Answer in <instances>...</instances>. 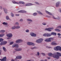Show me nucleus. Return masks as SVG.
<instances>
[{
    "label": "nucleus",
    "instance_id": "1",
    "mask_svg": "<svg viewBox=\"0 0 61 61\" xmlns=\"http://www.w3.org/2000/svg\"><path fill=\"white\" fill-rule=\"evenodd\" d=\"M48 55L49 56L53 57L54 58H57V59L59 58V56H61V53L58 52H57V53L56 55H54V54H53L51 53H50L48 54Z\"/></svg>",
    "mask_w": 61,
    "mask_h": 61
},
{
    "label": "nucleus",
    "instance_id": "2",
    "mask_svg": "<svg viewBox=\"0 0 61 61\" xmlns=\"http://www.w3.org/2000/svg\"><path fill=\"white\" fill-rule=\"evenodd\" d=\"M52 35H54V36H56V33L55 32H52L51 33V34H50L48 33H45L43 34V36H47L48 37V36H51Z\"/></svg>",
    "mask_w": 61,
    "mask_h": 61
},
{
    "label": "nucleus",
    "instance_id": "3",
    "mask_svg": "<svg viewBox=\"0 0 61 61\" xmlns=\"http://www.w3.org/2000/svg\"><path fill=\"white\" fill-rule=\"evenodd\" d=\"M54 49L56 51H58V50H59V51H61V47L59 46H58L56 47H55L54 48Z\"/></svg>",
    "mask_w": 61,
    "mask_h": 61
},
{
    "label": "nucleus",
    "instance_id": "4",
    "mask_svg": "<svg viewBox=\"0 0 61 61\" xmlns=\"http://www.w3.org/2000/svg\"><path fill=\"white\" fill-rule=\"evenodd\" d=\"M53 39L52 38H49L45 40V41L47 42H50L51 41V40H53Z\"/></svg>",
    "mask_w": 61,
    "mask_h": 61
},
{
    "label": "nucleus",
    "instance_id": "5",
    "mask_svg": "<svg viewBox=\"0 0 61 61\" xmlns=\"http://www.w3.org/2000/svg\"><path fill=\"white\" fill-rule=\"evenodd\" d=\"M43 41V39H40L37 40L36 41V42H37L38 43H41Z\"/></svg>",
    "mask_w": 61,
    "mask_h": 61
},
{
    "label": "nucleus",
    "instance_id": "6",
    "mask_svg": "<svg viewBox=\"0 0 61 61\" xmlns=\"http://www.w3.org/2000/svg\"><path fill=\"white\" fill-rule=\"evenodd\" d=\"M54 28L52 27V28H46L45 29V30H47V31H51V30H53V29Z\"/></svg>",
    "mask_w": 61,
    "mask_h": 61
},
{
    "label": "nucleus",
    "instance_id": "7",
    "mask_svg": "<svg viewBox=\"0 0 61 61\" xmlns=\"http://www.w3.org/2000/svg\"><path fill=\"white\" fill-rule=\"evenodd\" d=\"M20 28V26H17L16 27L15 26H13L12 27V29H18L19 28Z\"/></svg>",
    "mask_w": 61,
    "mask_h": 61
},
{
    "label": "nucleus",
    "instance_id": "8",
    "mask_svg": "<svg viewBox=\"0 0 61 61\" xmlns=\"http://www.w3.org/2000/svg\"><path fill=\"white\" fill-rule=\"evenodd\" d=\"M1 61H6V57H4L2 59H0Z\"/></svg>",
    "mask_w": 61,
    "mask_h": 61
},
{
    "label": "nucleus",
    "instance_id": "9",
    "mask_svg": "<svg viewBox=\"0 0 61 61\" xmlns=\"http://www.w3.org/2000/svg\"><path fill=\"white\" fill-rule=\"evenodd\" d=\"M23 41L22 40L19 39L16 41V43H20L21 42H22Z\"/></svg>",
    "mask_w": 61,
    "mask_h": 61
},
{
    "label": "nucleus",
    "instance_id": "10",
    "mask_svg": "<svg viewBox=\"0 0 61 61\" xmlns=\"http://www.w3.org/2000/svg\"><path fill=\"white\" fill-rule=\"evenodd\" d=\"M6 36L8 37H11L13 36L12 34L11 33H9L8 34H7Z\"/></svg>",
    "mask_w": 61,
    "mask_h": 61
},
{
    "label": "nucleus",
    "instance_id": "11",
    "mask_svg": "<svg viewBox=\"0 0 61 61\" xmlns=\"http://www.w3.org/2000/svg\"><path fill=\"white\" fill-rule=\"evenodd\" d=\"M16 47V48H18V47H19V46H18V44H17L15 45H13L12 46V47Z\"/></svg>",
    "mask_w": 61,
    "mask_h": 61
},
{
    "label": "nucleus",
    "instance_id": "12",
    "mask_svg": "<svg viewBox=\"0 0 61 61\" xmlns=\"http://www.w3.org/2000/svg\"><path fill=\"white\" fill-rule=\"evenodd\" d=\"M26 11L23 10H20V11H19L18 12V13H26Z\"/></svg>",
    "mask_w": 61,
    "mask_h": 61
},
{
    "label": "nucleus",
    "instance_id": "13",
    "mask_svg": "<svg viewBox=\"0 0 61 61\" xmlns=\"http://www.w3.org/2000/svg\"><path fill=\"white\" fill-rule=\"evenodd\" d=\"M31 35L32 36L35 37L36 36V34L34 33L33 32H31Z\"/></svg>",
    "mask_w": 61,
    "mask_h": 61
},
{
    "label": "nucleus",
    "instance_id": "14",
    "mask_svg": "<svg viewBox=\"0 0 61 61\" xmlns=\"http://www.w3.org/2000/svg\"><path fill=\"white\" fill-rule=\"evenodd\" d=\"M16 58H17V59H21L22 58V56H16Z\"/></svg>",
    "mask_w": 61,
    "mask_h": 61
},
{
    "label": "nucleus",
    "instance_id": "15",
    "mask_svg": "<svg viewBox=\"0 0 61 61\" xmlns=\"http://www.w3.org/2000/svg\"><path fill=\"white\" fill-rule=\"evenodd\" d=\"M60 4V2H57L56 4V7H58L59 5V4Z\"/></svg>",
    "mask_w": 61,
    "mask_h": 61
},
{
    "label": "nucleus",
    "instance_id": "16",
    "mask_svg": "<svg viewBox=\"0 0 61 61\" xmlns=\"http://www.w3.org/2000/svg\"><path fill=\"white\" fill-rule=\"evenodd\" d=\"M3 9L4 10V11L5 13L6 14H7V10H6V9H5V8H3Z\"/></svg>",
    "mask_w": 61,
    "mask_h": 61
},
{
    "label": "nucleus",
    "instance_id": "17",
    "mask_svg": "<svg viewBox=\"0 0 61 61\" xmlns=\"http://www.w3.org/2000/svg\"><path fill=\"white\" fill-rule=\"evenodd\" d=\"M15 50H16V51H21L22 50V49L20 48L18 49H15Z\"/></svg>",
    "mask_w": 61,
    "mask_h": 61
},
{
    "label": "nucleus",
    "instance_id": "18",
    "mask_svg": "<svg viewBox=\"0 0 61 61\" xmlns=\"http://www.w3.org/2000/svg\"><path fill=\"white\" fill-rule=\"evenodd\" d=\"M51 44L52 45H57V44H56V43L55 42H53L51 43Z\"/></svg>",
    "mask_w": 61,
    "mask_h": 61
},
{
    "label": "nucleus",
    "instance_id": "19",
    "mask_svg": "<svg viewBox=\"0 0 61 61\" xmlns=\"http://www.w3.org/2000/svg\"><path fill=\"white\" fill-rule=\"evenodd\" d=\"M46 13H47V14H48L49 15H52V14L50 12H49L48 11L46 10Z\"/></svg>",
    "mask_w": 61,
    "mask_h": 61
},
{
    "label": "nucleus",
    "instance_id": "20",
    "mask_svg": "<svg viewBox=\"0 0 61 61\" xmlns=\"http://www.w3.org/2000/svg\"><path fill=\"white\" fill-rule=\"evenodd\" d=\"M19 4H25V2L23 1H20L19 2Z\"/></svg>",
    "mask_w": 61,
    "mask_h": 61
},
{
    "label": "nucleus",
    "instance_id": "21",
    "mask_svg": "<svg viewBox=\"0 0 61 61\" xmlns=\"http://www.w3.org/2000/svg\"><path fill=\"white\" fill-rule=\"evenodd\" d=\"M5 35V34H0V37H2Z\"/></svg>",
    "mask_w": 61,
    "mask_h": 61
},
{
    "label": "nucleus",
    "instance_id": "22",
    "mask_svg": "<svg viewBox=\"0 0 61 61\" xmlns=\"http://www.w3.org/2000/svg\"><path fill=\"white\" fill-rule=\"evenodd\" d=\"M13 4H19V3L15 1H13Z\"/></svg>",
    "mask_w": 61,
    "mask_h": 61
},
{
    "label": "nucleus",
    "instance_id": "23",
    "mask_svg": "<svg viewBox=\"0 0 61 61\" xmlns=\"http://www.w3.org/2000/svg\"><path fill=\"white\" fill-rule=\"evenodd\" d=\"M53 18H54V19H60V18H59V17H58L57 18H56L55 17H53Z\"/></svg>",
    "mask_w": 61,
    "mask_h": 61
},
{
    "label": "nucleus",
    "instance_id": "24",
    "mask_svg": "<svg viewBox=\"0 0 61 61\" xmlns=\"http://www.w3.org/2000/svg\"><path fill=\"white\" fill-rule=\"evenodd\" d=\"M55 31H58V32H60V30L59 29H55Z\"/></svg>",
    "mask_w": 61,
    "mask_h": 61
},
{
    "label": "nucleus",
    "instance_id": "25",
    "mask_svg": "<svg viewBox=\"0 0 61 61\" xmlns=\"http://www.w3.org/2000/svg\"><path fill=\"white\" fill-rule=\"evenodd\" d=\"M3 25H7L8 24L7 23L4 22L3 23Z\"/></svg>",
    "mask_w": 61,
    "mask_h": 61
},
{
    "label": "nucleus",
    "instance_id": "26",
    "mask_svg": "<svg viewBox=\"0 0 61 61\" xmlns=\"http://www.w3.org/2000/svg\"><path fill=\"white\" fill-rule=\"evenodd\" d=\"M3 49L5 51V52H6V49L5 47H3Z\"/></svg>",
    "mask_w": 61,
    "mask_h": 61
},
{
    "label": "nucleus",
    "instance_id": "27",
    "mask_svg": "<svg viewBox=\"0 0 61 61\" xmlns=\"http://www.w3.org/2000/svg\"><path fill=\"white\" fill-rule=\"evenodd\" d=\"M3 42V44L4 45H5V44H6L7 43V42L6 41H4Z\"/></svg>",
    "mask_w": 61,
    "mask_h": 61
},
{
    "label": "nucleus",
    "instance_id": "28",
    "mask_svg": "<svg viewBox=\"0 0 61 61\" xmlns=\"http://www.w3.org/2000/svg\"><path fill=\"white\" fill-rule=\"evenodd\" d=\"M31 5V4H27L25 5L26 6H30Z\"/></svg>",
    "mask_w": 61,
    "mask_h": 61
},
{
    "label": "nucleus",
    "instance_id": "29",
    "mask_svg": "<svg viewBox=\"0 0 61 61\" xmlns=\"http://www.w3.org/2000/svg\"><path fill=\"white\" fill-rule=\"evenodd\" d=\"M27 44L28 45L30 46V45H31V42H28L27 43Z\"/></svg>",
    "mask_w": 61,
    "mask_h": 61
},
{
    "label": "nucleus",
    "instance_id": "30",
    "mask_svg": "<svg viewBox=\"0 0 61 61\" xmlns=\"http://www.w3.org/2000/svg\"><path fill=\"white\" fill-rule=\"evenodd\" d=\"M6 18L7 20H9V18L8 16H6Z\"/></svg>",
    "mask_w": 61,
    "mask_h": 61
},
{
    "label": "nucleus",
    "instance_id": "31",
    "mask_svg": "<svg viewBox=\"0 0 61 61\" xmlns=\"http://www.w3.org/2000/svg\"><path fill=\"white\" fill-rule=\"evenodd\" d=\"M31 46H35V44H34V43H32V42H31Z\"/></svg>",
    "mask_w": 61,
    "mask_h": 61
},
{
    "label": "nucleus",
    "instance_id": "32",
    "mask_svg": "<svg viewBox=\"0 0 61 61\" xmlns=\"http://www.w3.org/2000/svg\"><path fill=\"white\" fill-rule=\"evenodd\" d=\"M5 32V30H2L0 31V32H2L3 33H4Z\"/></svg>",
    "mask_w": 61,
    "mask_h": 61
},
{
    "label": "nucleus",
    "instance_id": "33",
    "mask_svg": "<svg viewBox=\"0 0 61 61\" xmlns=\"http://www.w3.org/2000/svg\"><path fill=\"white\" fill-rule=\"evenodd\" d=\"M4 40V39H3L0 38V42H2V41H3Z\"/></svg>",
    "mask_w": 61,
    "mask_h": 61
},
{
    "label": "nucleus",
    "instance_id": "34",
    "mask_svg": "<svg viewBox=\"0 0 61 61\" xmlns=\"http://www.w3.org/2000/svg\"><path fill=\"white\" fill-rule=\"evenodd\" d=\"M37 48L36 47H33V48H31V49H36Z\"/></svg>",
    "mask_w": 61,
    "mask_h": 61
},
{
    "label": "nucleus",
    "instance_id": "35",
    "mask_svg": "<svg viewBox=\"0 0 61 61\" xmlns=\"http://www.w3.org/2000/svg\"><path fill=\"white\" fill-rule=\"evenodd\" d=\"M57 28H59V29H61V26H59L57 27Z\"/></svg>",
    "mask_w": 61,
    "mask_h": 61
},
{
    "label": "nucleus",
    "instance_id": "36",
    "mask_svg": "<svg viewBox=\"0 0 61 61\" xmlns=\"http://www.w3.org/2000/svg\"><path fill=\"white\" fill-rule=\"evenodd\" d=\"M37 15V13H35L33 14V15L34 16H36Z\"/></svg>",
    "mask_w": 61,
    "mask_h": 61
},
{
    "label": "nucleus",
    "instance_id": "37",
    "mask_svg": "<svg viewBox=\"0 0 61 61\" xmlns=\"http://www.w3.org/2000/svg\"><path fill=\"white\" fill-rule=\"evenodd\" d=\"M38 13H39V14H41V15H42V13H41V12H40V11H38Z\"/></svg>",
    "mask_w": 61,
    "mask_h": 61
},
{
    "label": "nucleus",
    "instance_id": "38",
    "mask_svg": "<svg viewBox=\"0 0 61 61\" xmlns=\"http://www.w3.org/2000/svg\"><path fill=\"white\" fill-rule=\"evenodd\" d=\"M14 43V42L13 41L11 42H10V45H12V44H13Z\"/></svg>",
    "mask_w": 61,
    "mask_h": 61
},
{
    "label": "nucleus",
    "instance_id": "39",
    "mask_svg": "<svg viewBox=\"0 0 61 61\" xmlns=\"http://www.w3.org/2000/svg\"><path fill=\"white\" fill-rule=\"evenodd\" d=\"M27 33H28V32H29V30H27L25 31Z\"/></svg>",
    "mask_w": 61,
    "mask_h": 61
},
{
    "label": "nucleus",
    "instance_id": "40",
    "mask_svg": "<svg viewBox=\"0 0 61 61\" xmlns=\"http://www.w3.org/2000/svg\"><path fill=\"white\" fill-rule=\"evenodd\" d=\"M41 54L44 56H45V54L43 53H42Z\"/></svg>",
    "mask_w": 61,
    "mask_h": 61
},
{
    "label": "nucleus",
    "instance_id": "41",
    "mask_svg": "<svg viewBox=\"0 0 61 61\" xmlns=\"http://www.w3.org/2000/svg\"><path fill=\"white\" fill-rule=\"evenodd\" d=\"M4 45V43L3 42H1L0 44V45Z\"/></svg>",
    "mask_w": 61,
    "mask_h": 61
},
{
    "label": "nucleus",
    "instance_id": "42",
    "mask_svg": "<svg viewBox=\"0 0 61 61\" xmlns=\"http://www.w3.org/2000/svg\"><path fill=\"white\" fill-rule=\"evenodd\" d=\"M11 15L12 17H13V16H14V15L12 13H11Z\"/></svg>",
    "mask_w": 61,
    "mask_h": 61
},
{
    "label": "nucleus",
    "instance_id": "43",
    "mask_svg": "<svg viewBox=\"0 0 61 61\" xmlns=\"http://www.w3.org/2000/svg\"><path fill=\"white\" fill-rule=\"evenodd\" d=\"M42 24L43 25H46V23H42Z\"/></svg>",
    "mask_w": 61,
    "mask_h": 61
},
{
    "label": "nucleus",
    "instance_id": "44",
    "mask_svg": "<svg viewBox=\"0 0 61 61\" xmlns=\"http://www.w3.org/2000/svg\"><path fill=\"white\" fill-rule=\"evenodd\" d=\"M15 25H19V23L18 22H17L15 24Z\"/></svg>",
    "mask_w": 61,
    "mask_h": 61
},
{
    "label": "nucleus",
    "instance_id": "45",
    "mask_svg": "<svg viewBox=\"0 0 61 61\" xmlns=\"http://www.w3.org/2000/svg\"><path fill=\"white\" fill-rule=\"evenodd\" d=\"M37 53L38 56H39V54H40L39 52H37Z\"/></svg>",
    "mask_w": 61,
    "mask_h": 61
},
{
    "label": "nucleus",
    "instance_id": "46",
    "mask_svg": "<svg viewBox=\"0 0 61 61\" xmlns=\"http://www.w3.org/2000/svg\"><path fill=\"white\" fill-rule=\"evenodd\" d=\"M27 21H30H30H31V20L29 19H27Z\"/></svg>",
    "mask_w": 61,
    "mask_h": 61
},
{
    "label": "nucleus",
    "instance_id": "47",
    "mask_svg": "<svg viewBox=\"0 0 61 61\" xmlns=\"http://www.w3.org/2000/svg\"><path fill=\"white\" fill-rule=\"evenodd\" d=\"M23 20L22 19H21L20 20V22H22V21H23Z\"/></svg>",
    "mask_w": 61,
    "mask_h": 61
},
{
    "label": "nucleus",
    "instance_id": "48",
    "mask_svg": "<svg viewBox=\"0 0 61 61\" xmlns=\"http://www.w3.org/2000/svg\"><path fill=\"white\" fill-rule=\"evenodd\" d=\"M59 36H61V34L60 33H58L57 34Z\"/></svg>",
    "mask_w": 61,
    "mask_h": 61
},
{
    "label": "nucleus",
    "instance_id": "49",
    "mask_svg": "<svg viewBox=\"0 0 61 61\" xmlns=\"http://www.w3.org/2000/svg\"><path fill=\"white\" fill-rule=\"evenodd\" d=\"M35 4H37V5H39V3L38 2H36L35 3Z\"/></svg>",
    "mask_w": 61,
    "mask_h": 61
},
{
    "label": "nucleus",
    "instance_id": "50",
    "mask_svg": "<svg viewBox=\"0 0 61 61\" xmlns=\"http://www.w3.org/2000/svg\"><path fill=\"white\" fill-rule=\"evenodd\" d=\"M46 48H50V47H48V46H46Z\"/></svg>",
    "mask_w": 61,
    "mask_h": 61
},
{
    "label": "nucleus",
    "instance_id": "51",
    "mask_svg": "<svg viewBox=\"0 0 61 61\" xmlns=\"http://www.w3.org/2000/svg\"><path fill=\"white\" fill-rule=\"evenodd\" d=\"M19 16V14H16V16Z\"/></svg>",
    "mask_w": 61,
    "mask_h": 61
},
{
    "label": "nucleus",
    "instance_id": "52",
    "mask_svg": "<svg viewBox=\"0 0 61 61\" xmlns=\"http://www.w3.org/2000/svg\"><path fill=\"white\" fill-rule=\"evenodd\" d=\"M0 8L1 9H2V7L1 6H0Z\"/></svg>",
    "mask_w": 61,
    "mask_h": 61
},
{
    "label": "nucleus",
    "instance_id": "53",
    "mask_svg": "<svg viewBox=\"0 0 61 61\" xmlns=\"http://www.w3.org/2000/svg\"><path fill=\"white\" fill-rule=\"evenodd\" d=\"M46 17H50L47 15H46Z\"/></svg>",
    "mask_w": 61,
    "mask_h": 61
},
{
    "label": "nucleus",
    "instance_id": "54",
    "mask_svg": "<svg viewBox=\"0 0 61 61\" xmlns=\"http://www.w3.org/2000/svg\"><path fill=\"white\" fill-rule=\"evenodd\" d=\"M58 37L59 38H61V37H60V36H58Z\"/></svg>",
    "mask_w": 61,
    "mask_h": 61
},
{
    "label": "nucleus",
    "instance_id": "55",
    "mask_svg": "<svg viewBox=\"0 0 61 61\" xmlns=\"http://www.w3.org/2000/svg\"><path fill=\"white\" fill-rule=\"evenodd\" d=\"M48 59H50V57H48Z\"/></svg>",
    "mask_w": 61,
    "mask_h": 61
},
{
    "label": "nucleus",
    "instance_id": "56",
    "mask_svg": "<svg viewBox=\"0 0 61 61\" xmlns=\"http://www.w3.org/2000/svg\"><path fill=\"white\" fill-rule=\"evenodd\" d=\"M2 52V51L1 50H0V55H1V52Z\"/></svg>",
    "mask_w": 61,
    "mask_h": 61
},
{
    "label": "nucleus",
    "instance_id": "57",
    "mask_svg": "<svg viewBox=\"0 0 61 61\" xmlns=\"http://www.w3.org/2000/svg\"><path fill=\"white\" fill-rule=\"evenodd\" d=\"M7 39H10V38H7Z\"/></svg>",
    "mask_w": 61,
    "mask_h": 61
},
{
    "label": "nucleus",
    "instance_id": "58",
    "mask_svg": "<svg viewBox=\"0 0 61 61\" xmlns=\"http://www.w3.org/2000/svg\"><path fill=\"white\" fill-rule=\"evenodd\" d=\"M33 5L32 4H31V5Z\"/></svg>",
    "mask_w": 61,
    "mask_h": 61
},
{
    "label": "nucleus",
    "instance_id": "59",
    "mask_svg": "<svg viewBox=\"0 0 61 61\" xmlns=\"http://www.w3.org/2000/svg\"><path fill=\"white\" fill-rule=\"evenodd\" d=\"M31 22H32V20H31Z\"/></svg>",
    "mask_w": 61,
    "mask_h": 61
},
{
    "label": "nucleus",
    "instance_id": "60",
    "mask_svg": "<svg viewBox=\"0 0 61 61\" xmlns=\"http://www.w3.org/2000/svg\"><path fill=\"white\" fill-rule=\"evenodd\" d=\"M30 22H29V23H28V24H30Z\"/></svg>",
    "mask_w": 61,
    "mask_h": 61
},
{
    "label": "nucleus",
    "instance_id": "61",
    "mask_svg": "<svg viewBox=\"0 0 61 61\" xmlns=\"http://www.w3.org/2000/svg\"><path fill=\"white\" fill-rule=\"evenodd\" d=\"M16 58L15 59V60H16Z\"/></svg>",
    "mask_w": 61,
    "mask_h": 61
},
{
    "label": "nucleus",
    "instance_id": "62",
    "mask_svg": "<svg viewBox=\"0 0 61 61\" xmlns=\"http://www.w3.org/2000/svg\"><path fill=\"white\" fill-rule=\"evenodd\" d=\"M30 35H31V33H30Z\"/></svg>",
    "mask_w": 61,
    "mask_h": 61
},
{
    "label": "nucleus",
    "instance_id": "63",
    "mask_svg": "<svg viewBox=\"0 0 61 61\" xmlns=\"http://www.w3.org/2000/svg\"><path fill=\"white\" fill-rule=\"evenodd\" d=\"M60 61H61V60Z\"/></svg>",
    "mask_w": 61,
    "mask_h": 61
}]
</instances>
